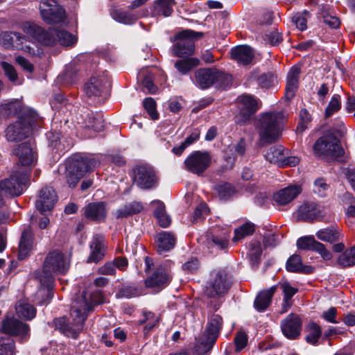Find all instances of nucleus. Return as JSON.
I'll use <instances>...</instances> for the list:
<instances>
[{
	"mask_svg": "<svg viewBox=\"0 0 355 355\" xmlns=\"http://www.w3.org/2000/svg\"><path fill=\"white\" fill-rule=\"evenodd\" d=\"M21 28L24 33L33 37L43 46H51L57 44L55 28L46 30L31 22L23 23Z\"/></svg>",
	"mask_w": 355,
	"mask_h": 355,
	"instance_id": "7",
	"label": "nucleus"
},
{
	"mask_svg": "<svg viewBox=\"0 0 355 355\" xmlns=\"http://www.w3.org/2000/svg\"><path fill=\"white\" fill-rule=\"evenodd\" d=\"M211 162V157L207 151H194L184 160V168L187 171L202 175L209 167Z\"/></svg>",
	"mask_w": 355,
	"mask_h": 355,
	"instance_id": "9",
	"label": "nucleus"
},
{
	"mask_svg": "<svg viewBox=\"0 0 355 355\" xmlns=\"http://www.w3.org/2000/svg\"><path fill=\"white\" fill-rule=\"evenodd\" d=\"M254 225L250 223H245L234 230V242H237L247 236L252 234L254 232Z\"/></svg>",
	"mask_w": 355,
	"mask_h": 355,
	"instance_id": "45",
	"label": "nucleus"
},
{
	"mask_svg": "<svg viewBox=\"0 0 355 355\" xmlns=\"http://www.w3.org/2000/svg\"><path fill=\"white\" fill-rule=\"evenodd\" d=\"M201 33L191 30H184L175 35L178 42L173 46V53L178 57L189 56L194 51L193 39L196 36H202Z\"/></svg>",
	"mask_w": 355,
	"mask_h": 355,
	"instance_id": "12",
	"label": "nucleus"
},
{
	"mask_svg": "<svg viewBox=\"0 0 355 355\" xmlns=\"http://www.w3.org/2000/svg\"><path fill=\"white\" fill-rule=\"evenodd\" d=\"M142 209L143 206L140 202L133 201L116 209L114 214L117 218H128L134 214H139Z\"/></svg>",
	"mask_w": 355,
	"mask_h": 355,
	"instance_id": "36",
	"label": "nucleus"
},
{
	"mask_svg": "<svg viewBox=\"0 0 355 355\" xmlns=\"http://www.w3.org/2000/svg\"><path fill=\"white\" fill-rule=\"evenodd\" d=\"M338 263L343 267H350L355 265V245L342 254L338 260Z\"/></svg>",
	"mask_w": 355,
	"mask_h": 355,
	"instance_id": "48",
	"label": "nucleus"
},
{
	"mask_svg": "<svg viewBox=\"0 0 355 355\" xmlns=\"http://www.w3.org/2000/svg\"><path fill=\"white\" fill-rule=\"evenodd\" d=\"M103 301V296L101 291H83L73 302L71 310L73 322H68L65 318H56L54 320L55 329L68 337L77 338L83 330L84 322L87 317V312Z\"/></svg>",
	"mask_w": 355,
	"mask_h": 355,
	"instance_id": "1",
	"label": "nucleus"
},
{
	"mask_svg": "<svg viewBox=\"0 0 355 355\" xmlns=\"http://www.w3.org/2000/svg\"><path fill=\"white\" fill-rule=\"evenodd\" d=\"M133 182L142 189H150L157 184L158 177L149 165H140L133 169Z\"/></svg>",
	"mask_w": 355,
	"mask_h": 355,
	"instance_id": "13",
	"label": "nucleus"
},
{
	"mask_svg": "<svg viewBox=\"0 0 355 355\" xmlns=\"http://www.w3.org/2000/svg\"><path fill=\"white\" fill-rule=\"evenodd\" d=\"M284 155V148L282 146L270 147L265 155L266 159L271 163L281 166Z\"/></svg>",
	"mask_w": 355,
	"mask_h": 355,
	"instance_id": "41",
	"label": "nucleus"
},
{
	"mask_svg": "<svg viewBox=\"0 0 355 355\" xmlns=\"http://www.w3.org/2000/svg\"><path fill=\"white\" fill-rule=\"evenodd\" d=\"M286 269L293 272H303L310 274L313 271L311 266H304L300 255L294 254L287 261Z\"/></svg>",
	"mask_w": 355,
	"mask_h": 355,
	"instance_id": "35",
	"label": "nucleus"
},
{
	"mask_svg": "<svg viewBox=\"0 0 355 355\" xmlns=\"http://www.w3.org/2000/svg\"><path fill=\"white\" fill-rule=\"evenodd\" d=\"M107 80L102 77H92L85 85L84 89L89 97L102 96L105 92Z\"/></svg>",
	"mask_w": 355,
	"mask_h": 355,
	"instance_id": "27",
	"label": "nucleus"
},
{
	"mask_svg": "<svg viewBox=\"0 0 355 355\" xmlns=\"http://www.w3.org/2000/svg\"><path fill=\"white\" fill-rule=\"evenodd\" d=\"M234 343L236 345V351H241L248 343L247 335L243 332H239L234 338Z\"/></svg>",
	"mask_w": 355,
	"mask_h": 355,
	"instance_id": "62",
	"label": "nucleus"
},
{
	"mask_svg": "<svg viewBox=\"0 0 355 355\" xmlns=\"http://www.w3.org/2000/svg\"><path fill=\"white\" fill-rule=\"evenodd\" d=\"M196 84L202 89L212 85L225 87L231 81V76L215 68L200 69L195 73Z\"/></svg>",
	"mask_w": 355,
	"mask_h": 355,
	"instance_id": "5",
	"label": "nucleus"
},
{
	"mask_svg": "<svg viewBox=\"0 0 355 355\" xmlns=\"http://www.w3.org/2000/svg\"><path fill=\"white\" fill-rule=\"evenodd\" d=\"M69 267V263L59 250L51 251L46 255L42 270L37 276L41 284L35 294L37 304L42 305L51 299L54 275L65 274Z\"/></svg>",
	"mask_w": 355,
	"mask_h": 355,
	"instance_id": "2",
	"label": "nucleus"
},
{
	"mask_svg": "<svg viewBox=\"0 0 355 355\" xmlns=\"http://www.w3.org/2000/svg\"><path fill=\"white\" fill-rule=\"evenodd\" d=\"M35 122V115L28 118H21L14 123L9 125L5 130V137L8 141L17 142L26 138L31 132Z\"/></svg>",
	"mask_w": 355,
	"mask_h": 355,
	"instance_id": "8",
	"label": "nucleus"
},
{
	"mask_svg": "<svg viewBox=\"0 0 355 355\" xmlns=\"http://www.w3.org/2000/svg\"><path fill=\"white\" fill-rule=\"evenodd\" d=\"M15 310L19 318L26 320L33 319L37 312L35 306L25 300H20L16 303Z\"/></svg>",
	"mask_w": 355,
	"mask_h": 355,
	"instance_id": "32",
	"label": "nucleus"
},
{
	"mask_svg": "<svg viewBox=\"0 0 355 355\" xmlns=\"http://www.w3.org/2000/svg\"><path fill=\"white\" fill-rule=\"evenodd\" d=\"M231 56L239 64L245 66L252 63L254 55L249 46L240 45L231 49Z\"/></svg>",
	"mask_w": 355,
	"mask_h": 355,
	"instance_id": "24",
	"label": "nucleus"
},
{
	"mask_svg": "<svg viewBox=\"0 0 355 355\" xmlns=\"http://www.w3.org/2000/svg\"><path fill=\"white\" fill-rule=\"evenodd\" d=\"M318 239L329 243H334L338 240L339 234L336 228H325L316 232Z\"/></svg>",
	"mask_w": 355,
	"mask_h": 355,
	"instance_id": "43",
	"label": "nucleus"
},
{
	"mask_svg": "<svg viewBox=\"0 0 355 355\" xmlns=\"http://www.w3.org/2000/svg\"><path fill=\"white\" fill-rule=\"evenodd\" d=\"M239 102L240 113L244 118V121L249 120L251 115L259 110L257 101L251 96L243 95L238 98Z\"/></svg>",
	"mask_w": 355,
	"mask_h": 355,
	"instance_id": "26",
	"label": "nucleus"
},
{
	"mask_svg": "<svg viewBox=\"0 0 355 355\" xmlns=\"http://www.w3.org/2000/svg\"><path fill=\"white\" fill-rule=\"evenodd\" d=\"M265 43L272 46L279 44L282 41V36L275 28L265 30L264 34L261 35Z\"/></svg>",
	"mask_w": 355,
	"mask_h": 355,
	"instance_id": "42",
	"label": "nucleus"
},
{
	"mask_svg": "<svg viewBox=\"0 0 355 355\" xmlns=\"http://www.w3.org/2000/svg\"><path fill=\"white\" fill-rule=\"evenodd\" d=\"M286 116L283 112L261 113L256 125L260 141L262 143H272L279 137Z\"/></svg>",
	"mask_w": 355,
	"mask_h": 355,
	"instance_id": "3",
	"label": "nucleus"
},
{
	"mask_svg": "<svg viewBox=\"0 0 355 355\" xmlns=\"http://www.w3.org/2000/svg\"><path fill=\"white\" fill-rule=\"evenodd\" d=\"M262 254V248L259 241H253L250 244L249 255L252 261L257 262Z\"/></svg>",
	"mask_w": 355,
	"mask_h": 355,
	"instance_id": "55",
	"label": "nucleus"
},
{
	"mask_svg": "<svg viewBox=\"0 0 355 355\" xmlns=\"http://www.w3.org/2000/svg\"><path fill=\"white\" fill-rule=\"evenodd\" d=\"M313 150L318 156L338 157L343 154V149L339 145L338 139L331 135L319 138L314 144Z\"/></svg>",
	"mask_w": 355,
	"mask_h": 355,
	"instance_id": "11",
	"label": "nucleus"
},
{
	"mask_svg": "<svg viewBox=\"0 0 355 355\" xmlns=\"http://www.w3.org/2000/svg\"><path fill=\"white\" fill-rule=\"evenodd\" d=\"M28 175L26 171L13 172L9 178L0 181V193L3 197H17L26 189Z\"/></svg>",
	"mask_w": 355,
	"mask_h": 355,
	"instance_id": "6",
	"label": "nucleus"
},
{
	"mask_svg": "<svg viewBox=\"0 0 355 355\" xmlns=\"http://www.w3.org/2000/svg\"><path fill=\"white\" fill-rule=\"evenodd\" d=\"M341 107L340 96L338 94H334L330 102L325 110V116L329 117Z\"/></svg>",
	"mask_w": 355,
	"mask_h": 355,
	"instance_id": "50",
	"label": "nucleus"
},
{
	"mask_svg": "<svg viewBox=\"0 0 355 355\" xmlns=\"http://www.w3.org/2000/svg\"><path fill=\"white\" fill-rule=\"evenodd\" d=\"M85 216L92 220L102 221L107 216V206L105 202H91L84 208Z\"/></svg>",
	"mask_w": 355,
	"mask_h": 355,
	"instance_id": "25",
	"label": "nucleus"
},
{
	"mask_svg": "<svg viewBox=\"0 0 355 355\" xmlns=\"http://www.w3.org/2000/svg\"><path fill=\"white\" fill-rule=\"evenodd\" d=\"M144 320L141 322H146L145 329L151 330L153 327H155L159 322L160 317L158 315H155L152 312H145L144 314Z\"/></svg>",
	"mask_w": 355,
	"mask_h": 355,
	"instance_id": "57",
	"label": "nucleus"
},
{
	"mask_svg": "<svg viewBox=\"0 0 355 355\" xmlns=\"http://www.w3.org/2000/svg\"><path fill=\"white\" fill-rule=\"evenodd\" d=\"M91 254L87 259L88 263H98L105 256V248L103 238L101 236H96L90 244Z\"/></svg>",
	"mask_w": 355,
	"mask_h": 355,
	"instance_id": "30",
	"label": "nucleus"
},
{
	"mask_svg": "<svg viewBox=\"0 0 355 355\" xmlns=\"http://www.w3.org/2000/svg\"><path fill=\"white\" fill-rule=\"evenodd\" d=\"M223 327V318L220 315L212 314L209 316L205 333L217 340Z\"/></svg>",
	"mask_w": 355,
	"mask_h": 355,
	"instance_id": "33",
	"label": "nucleus"
},
{
	"mask_svg": "<svg viewBox=\"0 0 355 355\" xmlns=\"http://www.w3.org/2000/svg\"><path fill=\"white\" fill-rule=\"evenodd\" d=\"M276 80V76L271 73H265L258 78V83L261 87L269 88L272 86Z\"/></svg>",
	"mask_w": 355,
	"mask_h": 355,
	"instance_id": "54",
	"label": "nucleus"
},
{
	"mask_svg": "<svg viewBox=\"0 0 355 355\" xmlns=\"http://www.w3.org/2000/svg\"><path fill=\"white\" fill-rule=\"evenodd\" d=\"M79 123L94 132H101L104 128V120L101 113L94 112L87 108L83 107L80 114Z\"/></svg>",
	"mask_w": 355,
	"mask_h": 355,
	"instance_id": "18",
	"label": "nucleus"
},
{
	"mask_svg": "<svg viewBox=\"0 0 355 355\" xmlns=\"http://www.w3.org/2000/svg\"><path fill=\"white\" fill-rule=\"evenodd\" d=\"M216 341L215 339L212 340V338L204 332L196 341L194 348L195 353L198 355L205 354L211 350Z\"/></svg>",
	"mask_w": 355,
	"mask_h": 355,
	"instance_id": "38",
	"label": "nucleus"
},
{
	"mask_svg": "<svg viewBox=\"0 0 355 355\" xmlns=\"http://www.w3.org/2000/svg\"><path fill=\"white\" fill-rule=\"evenodd\" d=\"M56 201L57 195L53 188L44 187L40 191L35 207L41 213H43L51 210Z\"/></svg>",
	"mask_w": 355,
	"mask_h": 355,
	"instance_id": "19",
	"label": "nucleus"
},
{
	"mask_svg": "<svg viewBox=\"0 0 355 355\" xmlns=\"http://www.w3.org/2000/svg\"><path fill=\"white\" fill-rule=\"evenodd\" d=\"M26 36L18 32L3 31L0 33V44L8 49H19L29 54H35Z\"/></svg>",
	"mask_w": 355,
	"mask_h": 355,
	"instance_id": "10",
	"label": "nucleus"
},
{
	"mask_svg": "<svg viewBox=\"0 0 355 355\" xmlns=\"http://www.w3.org/2000/svg\"><path fill=\"white\" fill-rule=\"evenodd\" d=\"M313 251H315V252H318V254H320V255L325 261L330 260L332 258V254H331V252L329 250H328L327 249H326V248L324 247V245L322 243H321L318 241H317V243H315V245Z\"/></svg>",
	"mask_w": 355,
	"mask_h": 355,
	"instance_id": "60",
	"label": "nucleus"
},
{
	"mask_svg": "<svg viewBox=\"0 0 355 355\" xmlns=\"http://www.w3.org/2000/svg\"><path fill=\"white\" fill-rule=\"evenodd\" d=\"M308 12L305 11L303 13H296L292 17V21L295 24L296 27L300 31H304L306 29V18L305 15H307Z\"/></svg>",
	"mask_w": 355,
	"mask_h": 355,
	"instance_id": "58",
	"label": "nucleus"
},
{
	"mask_svg": "<svg viewBox=\"0 0 355 355\" xmlns=\"http://www.w3.org/2000/svg\"><path fill=\"white\" fill-rule=\"evenodd\" d=\"M57 43L64 46L73 45L76 42V38L72 34L64 30L56 29Z\"/></svg>",
	"mask_w": 355,
	"mask_h": 355,
	"instance_id": "44",
	"label": "nucleus"
},
{
	"mask_svg": "<svg viewBox=\"0 0 355 355\" xmlns=\"http://www.w3.org/2000/svg\"><path fill=\"white\" fill-rule=\"evenodd\" d=\"M176 239L173 234L167 232H161L157 237V252L162 254L171 250L175 243Z\"/></svg>",
	"mask_w": 355,
	"mask_h": 355,
	"instance_id": "37",
	"label": "nucleus"
},
{
	"mask_svg": "<svg viewBox=\"0 0 355 355\" xmlns=\"http://www.w3.org/2000/svg\"><path fill=\"white\" fill-rule=\"evenodd\" d=\"M216 191L218 193L219 198L222 200L229 198L234 193V187L228 183L217 185L216 187Z\"/></svg>",
	"mask_w": 355,
	"mask_h": 355,
	"instance_id": "53",
	"label": "nucleus"
},
{
	"mask_svg": "<svg viewBox=\"0 0 355 355\" xmlns=\"http://www.w3.org/2000/svg\"><path fill=\"white\" fill-rule=\"evenodd\" d=\"M230 283L227 274L218 271L212 275V278L207 286L205 293L210 298L220 297L229 289Z\"/></svg>",
	"mask_w": 355,
	"mask_h": 355,
	"instance_id": "14",
	"label": "nucleus"
},
{
	"mask_svg": "<svg viewBox=\"0 0 355 355\" xmlns=\"http://www.w3.org/2000/svg\"><path fill=\"white\" fill-rule=\"evenodd\" d=\"M98 161L94 157H83L70 161L64 166L67 182L70 187H75L84 175L94 168Z\"/></svg>",
	"mask_w": 355,
	"mask_h": 355,
	"instance_id": "4",
	"label": "nucleus"
},
{
	"mask_svg": "<svg viewBox=\"0 0 355 355\" xmlns=\"http://www.w3.org/2000/svg\"><path fill=\"white\" fill-rule=\"evenodd\" d=\"M337 310L335 307H331L322 313V317L327 322L336 324L338 321L336 320Z\"/></svg>",
	"mask_w": 355,
	"mask_h": 355,
	"instance_id": "64",
	"label": "nucleus"
},
{
	"mask_svg": "<svg viewBox=\"0 0 355 355\" xmlns=\"http://www.w3.org/2000/svg\"><path fill=\"white\" fill-rule=\"evenodd\" d=\"M281 288L284 294V303L291 306L290 300L297 293V290L292 287L288 283L284 282L281 285Z\"/></svg>",
	"mask_w": 355,
	"mask_h": 355,
	"instance_id": "59",
	"label": "nucleus"
},
{
	"mask_svg": "<svg viewBox=\"0 0 355 355\" xmlns=\"http://www.w3.org/2000/svg\"><path fill=\"white\" fill-rule=\"evenodd\" d=\"M33 246L32 232L30 230H25L21 234L19 244V259H24L31 252Z\"/></svg>",
	"mask_w": 355,
	"mask_h": 355,
	"instance_id": "34",
	"label": "nucleus"
},
{
	"mask_svg": "<svg viewBox=\"0 0 355 355\" xmlns=\"http://www.w3.org/2000/svg\"><path fill=\"white\" fill-rule=\"evenodd\" d=\"M276 290L277 286H272L270 288L259 293L254 302V306L257 311L262 312L270 306Z\"/></svg>",
	"mask_w": 355,
	"mask_h": 355,
	"instance_id": "29",
	"label": "nucleus"
},
{
	"mask_svg": "<svg viewBox=\"0 0 355 355\" xmlns=\"http://www.w3.org/2000/svg\"><path fill=\"white\" fill-rule=\"evenodd\" d=\"M199 60L196 58H190L189 60H180L175 62V67L182 74H186L193 67L198 66Z\"/></svg>",
	"mask_w": 355,
	"mask_h": 355,
	"instance_id": "46",
	"label": "nucleus"
},
{
	"mask_svg": "<svg viewBox=\"0 0 355 355\" xmlns=\"http://www.w3.org/2000/svg\"><path fill=\"white\" fill-rule=\"evenodd\" d=\"M15 153L21 165L33 166L36 164L37 156L31 144L24 143L15 150Z\"/></svg>",
	"mask_w": 355,
	"mask_h": 355,
	"instance_id": "22",
	"label": "nucleus"
},
{
	"mask_svg": "<svg viewBox=\"0 0 355 355\" xmlns=\"http://www.w3.org/2000/svg\"><path fill=\"white\" fill-rule=\"evenodd\" d=\"M230 238V232L227 230H223L220 234L212 236L211 241L214 245L223 250L227 247Z\"/></svg>",
	"mask_w": 355,
	"mask_h": 355,
	"instance_id": "49",
	"label": "nucleus"
},
{
	"mask_svg": "<svg viewBox=\"0 0 355 355\" xmlns=\"http://www.w3.org/2000/svg\"><path fill=\"white\" fill-rule=\"evenodd\" d=\"M317 241L313 236H302L297 239V246L304 250H313Z\"/></svg>",
	"mask_w": 355,
	"mask_h": 355,
	"instance_id": "52",
	"label": "nucleus"
},
{
	"mask_svg": "<svg viewBox=\"0 0 355 355\" xmlns=\"http://www.w3.org/2000/svg\"><path fill=\"white\" fill-rule=\"evenodd\" d=\"M305 340L307 343L316 346L322 336L321 327L314 321H310L304 327Z\"/></svg>",
	"mask_w": 355,
	"mask_h": 355,
	"instance_id": "31",
	"label": "nucleus"
},
{
	"mask_svg": "<svg viewBox=\"0 0 355 355\" xmlns=\"http://www.w3.org/2000/svg\"><path fill=\"white\" fill-rule=\"evenodd\" d=\"M144 106L153 120H156L159 117V114L156 110V103L152 98H146L144 101Z\"/></svg>",
	"mask_w": 355,
	"mask_h": 355,
	"instance_id": "56",
	"label": "nucleus"
},
{
	"mask_svg": "<svg viewBox=\"0 0 355 355\" xmlns=\"http://www.w3.org/2000/svg\"><path fill=\"white\" fill-rule=\"evenodd\" d=\"M300 67L293 66L288 73L285 97L290 100L295 96L299 83Z\"/></svg>",
	"mask_w": 355,
	"mask_h": 355,
	"instance_id": "28",
	"label": "nucleus"
},
{
	"mask_svg": "<svg viewBox=\"0 0 355 355\" xmlns=\"http://www.w3.org/2000/svg\"><path fill=\"white\" fill-rule=\"evenodd\" d=\"M16 62L26 71L32 73L34 71V66L27 59L22 56H17Z\"/></svg>",
	"mask_w": 355,
	"mask_h": 355,
	"instance_id": "63",
	"label": "nucleus"
},
{
	"mask_svg": "<svg viewBox=\"0 0 355 355\" xmlns=\"http://www.w3.org/2000/svg\"><path fill=\"white\" fill-rule=\"evenodd\" d=\"M171 276L164 268L159 267L156 271L145 281L146 287L162 288L168 285L171 281Z\"/></svg>",
	"mask_w": 355,
	"mask_h": 355,
	"instance_id": "23",
	"label": "nucleus"
},
{
	"mask_svg": "<svg viewBox=\"0 0 355 355\" xmlns=\"http://www.w3.org/2000/svg\"><path fill=\"white\" fill-rule=\"evenodd\" d=\"M1 67L10 81L13 83L15 85L21 84L22 81L19 79L16 69L11 64L3 61L1 62Z\"/></svg>",
	"mask_w": 355,
	"mask_h": 355,
	"instance_id": "47",
	"label": "nucleus"
},
{
	"mask_svg": "<svg viewBox=\"0 0 355 355\" xmlns=\"http://www.w3.org/2000/svg\"><path fill=\"white\" fill-rule=\"evenodd\" d=\"M98 273L103 275H115L116 268L113 261H107L98 269Z\"/></svg>",
	"mask_w": 355,
	"mask_h": 355,
	"instance_id": "61",
	"label": "nucleus"
},
{
	"mask_svg": "<svg viewBox=\"0 0 355 355\" xmlns=\"http://www.w3.org/2000/svg\"><path fill=\"white\" fill-rule=\"evenodd\" d=\"M42 18L49 24L62 22L65 18L64 9L55 4L54 0H44L40 4Z\"/></svg>",
	"mask_w": 355,
	"mask_h": 355,
	"instance_id": "15",
	"label": "nucleus"
},
{
	"mask_svg": "<svg viewBox=\"0 0 355 355\" xmlns=\"http://www.w3.org/2000/svg\"><path fill=\"white\" fill-rule=\"evenodd\" d=\"M302 192V188L298 185H291L282 189L273 195V201L277 206H284L289 204Z\"/></svg>",
	"mask_w": 355,
	"mask_h": 355,
	"instance_id": "20",
	"label": "nucleus"
},
{
	"mask_svg": "<svg viewBox=\"0 0 355 355\" xmlns=\"http://www.w3.org/2000/svg\"><path fill=\"white\" fill-rule=\"evenodd\" d=\"M299 220H322L320 206L315 202H305L299 207L297 215Z\"/></svg>",
	"mask_w": 355,
	"mask_h": 355,
	"instance_id": "21",
	"label": "nucleus"
},
{
	"mask_svg": "<svg viewBox=\"0 0 355 355\" xmlns=\"http://www.w3.org/2000/svg\"><path fill=\"white\" fill-rule=\"evenodd\" d=\"M329 189V185L323 178H318L315 180L313 191L319 197L326 196Z\"/></svg>",
	"mask_w": 355,
	"mask_h": 355,
	"instance_id": "51",
	"label": "nucleus"
},
{
	"mask_svg": "<svg viewBox=\"0 0 355 355\" xmlns=\"http://www.w3.org/2000/svg\"><path fill=\"white\" fill-rule=\"evenodd\" d=\"M2 330L4 333L19 336L24 340L29 336L28 324L24 323L13 316H6L2 322Z\"/></svg>",
	"mask_w": 355,
	"mask_h": 355,
	"instance_id": "17",
	"label": "nucleus"
},
{
	"mask_svg": "<svg viewBox=\"0 0 355 355\" xmlns=\"http://www.w3.org/2000/svg\"><path fill=\"white\" fill-rule=\"evenodd\" d=\"M173 0H157L152 10L153 16L168 17L173 12Z\"/></svg>",
	"mask_w": 355,
	"mask_h": 355,
	"instance_id": "39",
	"label": "nucleus"
},
{
	"mask_svg": "<svg viewBox=\"0 0 355 355\" xmlns=\"http://www.w3.org/2000/svg\"><path fill=\"white\" fill-rule=\"evenodd\" d=\"M281 330L283 335L289 340L297 339L302 331V321L295 313H290L281 322Z\"/></svg>",
	"mask_w": 355,
	"mask_h": 355,
	"instance_id": "16",
	"label": "nucleus"
},
{
	"mask_svg": "<svg viewBox=\"0 0 355 355\" xmlns=\"http://www.w3.org/2000/svg\"><path fill=\"white\" fill-rule=\"evenodd\" d=\"M110 15L115 21L125 24L135 23L141 17L140 15L129 12L122 9H114L111 11Z\"/></svg>",
	"mask_w": 355,
	"mask_h": 355,
	"instance_id": "40",
	"label": "nucleus"
}]
</instances>
